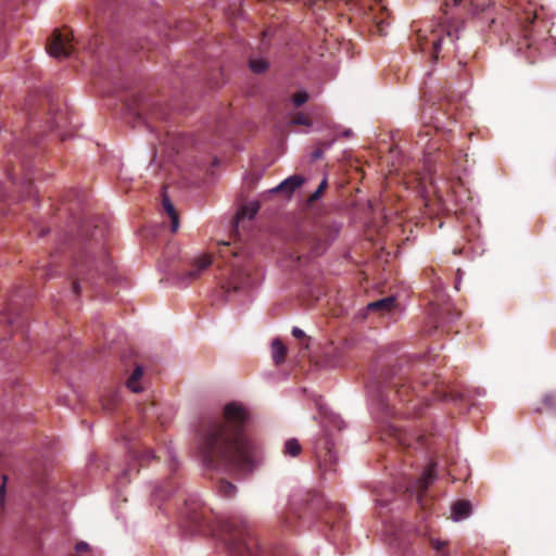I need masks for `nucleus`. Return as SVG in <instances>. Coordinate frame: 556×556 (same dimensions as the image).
<instances>
[{
  "instance_id": "1",
  "label": "nucleus",
  "mask_w": 556,
  "mask_h": 556,
  "mask_svg": "<svg viewBox=\"0 0 556 556\" xmlns=\"http://www.w3.org/2000/svg\"><path fill=\"white\" fill-rule=\"evenodd\" d=\"M248 409L238 402L223 408L220 417L203 420L198 430V448L208 470L244 475L257 464V445L248 434Z\"/></svg>"
},
{
  "instance_id": "2",
  "label": "nucleus",
  "mask_w": 556,
  "mask_h": 556,
  "mask_svg": "<svg viewBox=\"0 0 556 556\" xmlns=\"http://www.w3.org/2000/svg\"><path fill=\"white\" fill-rule=\"evenodd\" d=\"M186 518L194 530L205 532L211 531L218 535L224 542L229 556H258V544L251 534L245 520L240 517H232L225 520H218L212 526L206 517L204 508H198L186 502Z\"/></svg>"
},
{
  "instance_id": "3",
  "label": "nucleus",
  "mask_w": 556,
  "mask_h": 556,
  "mask_svg": "<svg viewBox=\"0 0 556 556\" xmlns=\"http://www.w3.org/2000/svg\"><path fill=\"white\" fill-rule=\"evenodd\" d=\"M111 260L104 250L98 256L88 250L79 251L73 258L70 277L76 295L81 292V283L89 282L96 275H109Z\"/></svg>"
},
{
  "instance_id": "4",
  "label": "nucleus",
  "mask_w": 556,
  "mask_h": 556,
  "mask_svg": "<svg viewBox=\"0 0 556 556\" xmlns=\"http://www.w3.org/2000/svg\"><path fill=\"white\" fill-rule=\"evenodd\" d=\"M462 24L458 22L440 25L429 34L419 30L417 34V43L419 50L429 53L433 60H438L443 46L448 42L453 45L459 38Z\"/></svg>"
},
{
  "instance_id": "5",
  "label": "nucleus",
  "mask_w": 556,
  "mask_h": 556,
  "mask_svg": "<svg viewBox=\"0 0 556 556\" xmlns=\"http://www.w3.org/2000/svg\"><path fill=\"white\" fill-rule=\"evenodd\" d=\"M523 27V37L518 42V52L523 53L530 63H534L539 52V40H541L542 30L547 29V24L540 21L535 12L526 11L521 17Z\"/></svg>"
},
{
  "instance_id": "6",
  "label": "nucleus",
  "mask_w": 556,
  "mask_h": 556,
  "mask_svg": "<svg viewBox=\"0 0 556 556\" xmlns=\"http://www.w3.org/2000/svg\"><path fill=\"white\" fill-rule=\"evenodd\" d=\"M292 241L299 262L321 255L328 247L324 230L301 228L293 235Z\"/></svg>"
},
{
  "instance_id": "7",
  "label": "nucleus",
  "mask_w": 556,
  "mask_h": 556,
  "mask_svg": "<svg viewBox=\"0 0 556 556\" xmlns=\"http://www.w3.org/2000/svg\"><path fill=\"white\" fill-rule=\"evenodd\" d=\"M460 313L450 302L432 303L429 313V324H431V328L426 331L430 334L432 330H450L452 324L458 319Z\"/></svg>"
},
{
  "instance_id": "8",
  "label": "nucleus",
  "mask_w": 556,
  "mask_h": 556,
  "mask_svg": "<svg viewBox=\"0 0 556 556\" xmlns=\"http://www.w3.org/2000/svg\"><path fill=\"white\" fill-rule=\"evenodd\" d=\"M419 371L418 366L416 365L413 370L400 368L396 372L393 371L390 378V386L393 389L394 395H396L400 402L403 403H413V395H418L419 390L416 387L410 386V374H416Z\"/></svg>"
},
{
  "instance_id": "9",
  "label": "nucleus",
  "mask_w": 556,
  "mask_h": 556,
  "mask_svg": "<svg viewBox=\"0 0 556 556\" xmlns=\"http://www.w3.org/2000/svg\"><path fill=\"white\" fill-rule=\"evenodd\" d=\"M72 40V30L55 29L47 43V51L53 58H67L73 50Z\"/></svg>"
},
{
  "instance_id": "10",
  "label": "nucleus",
  "mask_w": 556,
  "mask_h": 556,
  "mask_svg": "<svg viewBox=\"0 0 556 556\" xmlns=\"http://www.w3.org/2000/svg\"><path fill=\"white\" fill-rule=\"evenodd\" d=\"M315 454L317 457L318 467L323 473L336 470L337 455L333 451V445L328 438H323L317 441L315 446Z\"/></svg>"
},
{
  "instance_id": "11",
  "label": "nucleus",
  "mask_w": 556,
  "mask_h": 556,
  "mask_svg": "<svg viewBox=\"0 0 556 556\" xmlns=\"http://www.w3.org/2000/svg\"><path fill=\"white\" fill-rule=\"evenodd\" d=\"M433 108H429V113L427 110H424L421 113V117L425 121V134L424 131H420L418 134V139L416 140V143L421 147H427L429 141L426 139L428 136L432 135V131H438L440 129H445V124L441 121V117H445V114L441 111H438V115H432Z\"/></svg>"
},
{
  "instance_id": "12",
  "label": "nucleus",
  "mask_w": 556,
  "mask_h": 556,
  "mask_svg": "<svg viewBox=\"0 0 556 556\" xmlns=\"http://www.w3.org/2000/svg\"><path fill=\"white\" fill-rule=\"evenodd\" d=\"M435 479V465L430 464L424 469L421 476L409 485L408 491L416 494L418 503L421 504L429 485H431Z\"/></svg>"
},
{
  "instance_id": "13",
  "label": "nucleus",
  "mask_w": 556,
  "mask_h": 556,
  "mask_svg": "<svg viewBox=\"0 0 556 556\" xmlns=\"http://www.w3.org/2000/svg\"><path fill=\"white\" fill-rule=\"evenodd\" d=\"M250 283L249 274L241 269H233L232 276L229 281L223 285V289L225 293L229 294L230 292H238L240 290L245 289Z\"/></svg>"
},
{
  "instance_id": "14",
  "label": "nucleus",
  "mask_w": 556,
  "mask_h": 556,
  "mask_svg": "<svg viewBox=\"0 0 556 556\" xmlns=\"http://www.w3.org/2000/svg\"><path fill=\"white\" fill-rule=\"evenodd\" d=\"M212 264V260L208 255H203L202 257L194 261L190 270H188L181 280H193L200 277L201 273L208 268Z\"/></svg>"
},
{
  "instance_id": "15",
  "label": "nucleus",
  "mask_w": 556,
  "mask_h": 556,
  "mask_svg": "<svg viewBox=\"0 0 556 556\" xmlns=\"http://www.w3.org/2000/svg\"><path fill=\"white\" fill-rule=\"evenodd\" d=\"M304 182V178L300 175H293L287 179H285L280 185H278L274 192H283L286 195H291L298 188H300Z\"/></svg>"
},
{
  "instance_id": "16",
  "label": "nucleus",
  "mask_w": 556,
  "mask_h": 556,
  "mask_svg": "<svg viewBox=\"0 0 556 556\" xmlns=\"http://www.w3.org/2000/svg\"><path fill=\"white\" fill-rule=\"evenodd\" d=\"M471 514V504L466 500H458L452 505V519L454 521H459L466 519Z\"/></svg>"
},
{
  "instance_id": "17",
  "label": "nucleus",
  "mask_w": 556,
  "mask_h": 556,
  "mask_svg": "<svg viewBox=\"0 0 556 556\" xmlns=\"http://www.w3.org/2000/svg\"><path fill=\"white\" fill-rule=\"evenodd\" d=\"M395 306V298L387 296L377 301H374L367 305L369 312H379L380 314L389 313Z\"/></svg>"
},
{
  "instance_id": "18",
  "label": "nucleus",
  "mask_w": 556,
  "mask_h": 556,
  "mask_svg": "<svg viewBox=\"0 0 556 556\" xmlns=\"http://www.w3.org/2000/svg\"><path fill=\"white\" fill-rule=\"evenodd\" d=\"M162 203H163V208H164L165 213L168 215V217L170 219V230H172V232H176L179 228L178 213H177L174 204L170 202V200L166 195H163Z\"/></svg>"
},
{
  "instance_id": "19",
  "label": "nucleus",
  "mask_w": 556,
  "mask_h": 556,
  "mask_svg": "<svg viewBox=\"0 0 556 556\" xmlns=\"http://www.w3.org/2000/svg\"><path fill=\"white\" fill-rule=\"evenodd\" d=\"M271 352L275 364L279 365L285 362L287 355V348L279 339H275L273 341Z\"/></svg>"
},
{
  "instance_id": "20",
  "label": "nucleus",
  "mask_w": 556,
  "mask_h": 556,
  "mask_svg": "<svg viewBox=\"0 0 556 556\" xmlns=\"http://www.w3.org/2000/svg\"><path fill=\"white\" fill-rule=\"evenodd\" d=\"M428 542L431 548L437 552V556H450L448 541L429 536Z\"/></svg>"
},
{
  "instance_id": "21",
  "label": "nucleus",
  "mask_w": 556,
  "mask_h": 556,
  "mask_svg": "<svg viewBox=\"0 0 556 556\" xmlns=\"http://www.w3.org/2000/svg\"><path fill=\"white\" fill-rule=\"evenodd\" d=\"M301 452H302V446L296 439L291 438L285 442L283 450H282V453L285 456L296 457L301 454Z\"/></svg>"
},
{
  "instance_id": "22",
  "label": "nucleus",
  "mask_w": 556,
  "mask_h": 556,
  "mask_svg": "<svg viewBox=\"0 0 556 556\" xmlns=\"http://www.w3.org/2000/svg\"><path fill=\"white\" fill-rule=\"evenodd\" d=\"M143 375V368L141 366H137L132 371L131 376L127 380V388L135 393H139L142 388L139 386V380Z\"/></svg>"
},
{
  "instance_id": "23",
  "label": "nucleus",
  "mask_w": 556,
  "mask_h": 556,
  "mask_svg": "<svg viewBox=\"0 0 556 556\" xmlns=\"http://www.w3.org/2000/svg\"><path fill=\"white\" fill-rule=\"evenodd\" d=\"M217 489L220 495L225 497H231L236 492V485L231 482L220 478L217 482Z\"/></svg>"
},
{
  "instance_id": "24",
  "label": "nucleus",
  "mask_w": 556,
  "mask_h": 556,
  "mask_svg": "<svg viewBox=\"0 0 556 556\" xmlns=\"http://www.w3.org/2000/svg\"><path fill=\"white\" fill-rule=\"evenodd\" d=\"M267 67L268 63L263 59H254L250 61V68L256 74L265 72Z\"/></svg>"
},
{
  "instance_id": "25",
  "label": "nucleus",
  "mask_w": 556,
  "mask_h": 556,
  "mask_svg": "<svg viewBox=\"0 0 556 556\" xmlns=\"http://www.w3.org/2000/svg\"><path fill=\"white\" fill-rule=\"evenodd\" d=\"M291 124L292 125H302V126H307L308 127V126L312 125V121H311V118L306 114L298 112L291 118Z\"/></svg>"
},
{
  "instance_id": "26",
  "label": "nucleus",
  "mask_w": 556,
  "mask_h": 556,
  "mask_svg": "<svg viewBox=\"0 0 556 556\" xmlns=\"http://www.w3.org/2000/svg\"><path fill=\"white\" fill-rule=\"evenodd\" d=\"M257 211H258V204L252 203L250 206L242 207L241 211L239 212L238 216L239 217H248V218L252 219L256 215Z\"/></svg>"
},
{
  "instance_id": "27",
  "label": "nucleus",
  "mask_w": 556,
  "mask_h": 556,
  "mask_svg": "<svg viewBox=\"0 0 556 556\" xmlns=\"http://www.w3.org/2000/svg\"><path fill=\"white\" fill-rule=\"evenodd\" d=\"M432 384H433V388L431 390L434 392L435 397H441V394L438 391L437 377L434 375L431 374L427 379H425L420 382V386H422V387H432Z\"/></svg>"
},
{
  "instance_id": "28",
  "label": "nucleus",
  "mask_w": 556,
  "mask_h": 556,
  "mask_svg": "<svg viewBox=\"0 0 556 556\" xmlns=\"http://www.w3.org/2000/svg\"><path fill=\"white\" fill-rule=\"evenodd\" d=\"M327 186H328V182H327V179L325 178L319 184L317 190L314 193L311 194L309 202L317 201L321 197L323 192L326 190Z\"/></svg>"
},
{
  "instance_id": "29",
  "label": "nucleus",
  "mask_w": 556,
  "mask_h": 556,
  "mask_svg": "<svg viewBox=\"0 0 556 556\" xmlns=\"http://www.w3.org/2000/svg\"><path fill=\"white\" fill-rule=\"evenodd\" d=\"M292 100L295 106H301L308 100V93L306 91H299L293 96Z\"/></svg>"
},
{
  "instance_id": "30",
  "label": "nucleus",
  "mask_w": 556,
  "mask_h": 556,
  "mask_svg": "<svg viewBox=\"0 0 556 556\" xmlns=\"http://www.w3.org/2000/svg\"><path fill=\"white\" fill-rule=\"evenodd\" d=\"M174 484L175 482L169 480L166 482V484L164 486H160L155 490V495L157 497H164L165 495L169 494V490H167L168 488H170V490L174 488Z\"/></svg>"
},
{
  "instance_id": "31",
  "label": "nucleus",
  "mask_w": 556,
  "mask_h": 556,
  "mask_svg": "<svg viewBox=\"0 0 556 556\" xmlns=\"http://www.w3.org/2000/svg\"><path fill=\"white\" fill-rule=\"evenodd\" d=\"M331 146V142L330 141H324L320 143V147L317 148L313 154H312V157L314 160H317V159H320L323 156V153H324V150L325 149H328L329 147Z\"/></svg>"
},
{
  "instance_id": "32",
  "label": "nucleus",
  "mask_w": 556,
  "mask_h": 556,
  "mask_svg": "<svg viewBox=\"0 0 556 556\" xmlns=\"http://www.w3.org/2000/svg\"><path fill=\"white\" fill-rule=\"evenodd\" d=\"M543 403L547 408H553L556 404V396L553 394L545 395Z\"/></svg>"
},
{
  "instance_id": "33",
  "label": "nucleus",
  "mask_w": 556,
  "mask_h": 556,
  "mask_svg": "<svg viewBox=\"0 0 556 556\" xmlns=\"http://www.w3.org/2000/svg\"><path fill=\"white\" fill-rule=\"evenodd\" d=\"M5 482H7V476H2V484L0 486V503L3 504L4 497H5Z\"/></svg>"
},
{
  "instance_id": "34",
  "label": "nucleus",
  "mask_w": 556,
  "mask_h": 556,
  "mask_svg": "<svg viewBox=\"0 0 556 556\" xmlns=\"http://www.w3.org/2000/svg\"><path fill=\"white\" fill-rule=\"evenodd\" d=\"M151 458H155L154 453L150 450H147L142 453L140 457V463L142 464L143 462H148Z\"/></svg>"
},
{
  "instance_id": "35",
  "label": "nucleus",
  "mask_w": 556,
  "mask_h": 556,
  "mask_svg": "<svg viewBox=\"0 0 556 556\" xmlns=\"http://www.w3.org/2000/svg\"><path fill=\"white\" fill-rule=\"evenodd\" d=\"M352 136H353V131L351 129H345L341 134L336 135V137L330 142L332 143L339 137L351 138Z\"/></svg>"
},
{
  "instance_id": "36",
  "label": "nucleus",
  "mask_w": 556,
  "mask_h": 556,
  "mask_svg": "<svg viewBox=\"0 0 556 556\" xmlns=\"http://www.w3.org/2000/svg\"><path fill=\"white\" fill-rule=\"evenodd\" d=\"M88 549H89V545L86 542H79L75 546V551L77 553H84V552H87Z\"/></svg>"
},
{
  "instance_id": "37",
  "label": "nucleus",
  "mask_w": 556,
  "mask_h": 556,
  "mask_svg": "<svg viewBox=\"0 0 556 556\" xmlns=\"http://www.w3.org/2000/svg\"><path fill=\"white\" fill-rule=\"evenodd\" d=\"M292 336L296 339H303L305 337V333L303 330H301L300 328L298 327H294L292 329Z\"/></svg>"
},
{
  "instance_id": "38",
  "label": "nucleus",
  "mask_w": 556,
  "mask_h": 556,
  "mask_svg": "<svg viewBox=\"0 0 556 556\" xmlns=\"http://www.w3.org/2000/svg\"><path fill=\"white\" fill-rule=\"evenodd\" d=\"M419 403H420V401H418L416 404H414L412 409H408L406 412V414H408V415H410V414L418 415L419 414V408H418Z\"/></svg>"
},
{
  "instance_id": "39",
  "label": "nucleus",
  "mask_w": 556,
  "mask_h": 556,
  "mask_svg": "<svg viewBox=\"0 0 556 556\" xmlns=\"http://www.w3.org/2000/svg\"><path fill=\"white\" fill-rule=\"evenodd\" d=\"M114 405H115V399L112 401V403H110V404H104V407H105L106 409H112V408L114 407Z\"/></svg>"
}]
</instances>
